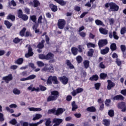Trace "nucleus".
I'll use <instances>...</instances> for the list:
<instances>
[{
	"label": "nucleus",
	"instance_id": "f257e3e1",
	"mask_svg": "<svg viewBox=\"0 0 126 126\" xmlns=\"http://www.w3.org/2000/svg\"><path fill=\"white\" fill-rule=\"evenodd\" d=\"M39 59L40 60H46V61H49V63H55L54 60V54L51 52H49L46 55L45 54H39L38 56Z\"/></svg>",
	"mask_w": 126,
	"mask_h": 126
},
{
	"label": "nucleus",
	"instance_id": "f03ea898",
	"mask_svg": "<svg viewBox=\"0 0 126 126\" xmlns=\"http://www.w3.org/2000/svg\"><path fill=\"white\" fill-rule=\"evenodd\" d=\"M60 97V93L58 91H53L51 92V95H49L47 98V102L51 101H56Z\"/></svg>",
	"mask_w": 126,
	"mask_h": 126
},
{
	"label": "nucleus",
	"instance_id": "7ed1b4c3",
	"mask_svg": "<svg viewBox=\"0 0 126 126\" xmlns=\"http://www.w3.org/2000/svg\"><path fill=\"white\" fill-rule=\"evenodd\" d=\"M109 6L111 11H118L119 10V7L115 3L111 2L105 3V7H106V8H109Z\"/></svg>",
	"mask_w": 126,
	"mask_h": 126
},
{
	"label": "nucleus",
	"instance_id": "20e7f679",
	"mask_svg": "<svg viewBox=\"0 0 126 126\" xmlns=\"http://www.w3.org/2000/svg\"><path fill=\"white\" fill-rule=\"evenodd\" d=\"M41 71L53 73L55 71V69H54V66L53 64H45V66L42 68Z\"/></svg>",
	"mask_w": 126,
	"mask_h": 126
},
{
	"label": "nucleus",
	"instance_id": "39448f33",
	"mask_svg": "<svg viewBox=\"0 0 126 126\" xmlns=\"http://www.w3.org/2000/svg\"><path fill=\"white\" fill-rule=\"evenodd\" d=\"M117 107L119 110H121V112L123 113H126V103L124 101H121L117 104Z\"/></svg>",
	"mask_w": 126,
	"mask_h": 126
},
{
	"label": "nucleus",
	"instance_id": "423d86ee",
	"mask_svg": "<svg viewBox=\"0 0 126 126\" xmlns=\"http://www.w3.org/2000/svg\"><path fill=\"white\" fill-rule=\"evenodd\" d=\"M65 20L60 19L58 21V26L59 29H63L65 26Z\"/></svg>",
	"mask_w": 126,
	"mask_h": 126
},
{
	"label": "nucleus",
	"instance_id": "0eeeda50",
	"mask_svg": "<svg viewBox=\"0 0 126 126\" xmlns=\"http://www.w3.org/2000/svg\"><path fill=\"white\" fill-rule=\"evenodd\" d=\"M108 44V40L107 39H100L98 41V46L99 48H103Z\"/></svg>",
	"mask_w": 126,
	"mask_h": 126
},
{
	"label": "nucleus",
	"instance_id": "6e6552de",
	"mask_svg": "<svg viewBox=\"0 0 126 126\" xmlns=\"http://www.w3.org/2000/svg\"><path fill=\"white\" fill-rule=\"evenodd\" d=\"M33 55H34V52H33V49H32L31 46H29L28 53H26L25 55V58H30V57H32Z\"/></svg>",
	"mask_w": 126,
	"mask_h": 126
},
{
	"label": "nucleus",
	"instance_id": "1a4fd4ad",
	"mask_svg": "<svg viewBox=\"0 0 126 126\" xmlns=\"http://www.w3.org/2000/svg\"><path fill=\"white\" fill-rule=\"evenodd\" d=\"M58 79L64 85H66V84L68 83V78L65 76L59 77Z\"/></svg>",
	"mask_w": 126,
	"mask_h": 126
},
{
	"label": "nucleus",
	"instance_id": "9d476101",
	"mask_svg": "<svg viewBox=\"0 0 126 126\" xmlns=\"http://www.w3.org/2000/svg\"><path fill=\"white\" fill-rule=\"evenodd\" d=\"M108 82V85L107 87V89L108 90H111L113 87H114L116 84H115L114 83L112 82L111 80H107Z\"/></svg>",
	"mask_w": 126,
	"mask_h": 126
},
{
	"label": "nucleus",
	"instance_id": "9b49d317",
	"mask_svg": "<svg viewBox=\"0 0 126 126\" xmlns=\"http://www.w3.org/2000/svg\"><path fill=\"white\" fill-rule=\"evenodd\" d=\"M113 100H116L117 101H124L125 100V97L122 94L117 95L113 97Z\"/></svg>",
	"mask_w": 126,
	"mask_h": 126
},
{
	"label": "nucleus",
	"instance_id": "f8f14e48",
	"mask_svg": "<svg viewBox=\"0 0 126 126\" xmlns=\"http://www.w3.org/2000/svg\"><path fill=\"white\" fill-rule=\"evenodd\" d=\"M71 52L74 56H77L78 54V48L73 47L71 48Z\"/></svg>",
	"mask_w": 126,
	"mask_h": 126
},
{
	"label": "nucleus",
	"instance_id": "ddd939ff",
	"mask_svg": "<svg viewBox=\"0 0 126 126\" xmlns=\"http://www.w3.org/2000/svg\"><path fill=\"white\" fill-rule=\"evenodd\" d=\"M49 7L50 9H51L52 11H53V12H56V11H58V6L53 3L49 4Z\"/></svg>",
	"mask_w": 126,
	"mask_h": 126
},
{
	"label": "nucleus",
	"instance_id": "4468645a",
	"mask_svg": "<svg viewBox=\"0 0 126 126\" xmlns=\"http://www.w3.org/2000/svg\"><path fill=\"white\" fill-rule=\"evenodd\" d=\"M54 1L59 3L61 6H64L67 3L66 1L63 0H54Z\"/></svg>",
	"mask_w": 126,
	"mask_h": 126
},
{
	"label": "nucleus",
	"instance_id": "2eb2a0df",
	"mask_svg": "<svg viewBox=\"0 0 126 126\" xmlns=\"http://www.w3.org/2000/svg\"><path fill=\"white\" fill-rule=\"evenodd\" d=\"M63 113V109L62 108H59L56 110L55 115L56 116H60V115H62Z\"/></svg>",
	"mask_w": 126,
	"mask_h": 126
},
{
	"label": "nucleus",
	"instance_id": "dca6fc26",
	"mask_svg": "<svg viewBox=\"0 0 126 126\" xmlns=\"http://www.w3.org/2000/svg\"><path fill=\"white\" fill-rule=\"evenodd\" d=\"M66 64L68 67L70 68V69H73L74 68V66L72 63H71V62H70V61L68 60H66Z\"/></svg>",
	"mask_w": 126,
	"mask_h": 126
},
{
	"label": "nucleus",
	"instance_id": "f3484780",
	"mask_svg": "<svg viewBox=\"0 0 126 126\" xmlns=\"http://www.w3.org/2000/svg\"><path fill=\"white\" fill-rule=\"evenodd\" d=\"M109 51H110V48H109L108 47H106L105 48L101 50L100 53L101 55H106L109 53Z\"/></svg>",
	"mask_w": 126,
	"mask_h": 126
},
{
	"label": "nucleus",
	"instance_id": "a211bd4d",
	"mask_svg": "<svg viewBox=\"0 0 126 126\" xmlns=\"http://www.w3.org/2000/svg\"><path fill=\"white\" fill-rule=\"evenodd\" d=\"M44 44H45V40H42L40 42L38 43L37 47L38 48V49H44V47H45V45H44Z\"/></svg>",
	"mask_w": 126,
	"mask_h": 126
},
{
	"label": "nucleus",
	"instance_id": "6ab92c4d",
	"mask_svg": "<svg viewBox=\"0 0 126 126\" xmlns=\"http://www.w3.org/2000/svg\"><path fill=\"white\" fill-rule=\"evenodd\" d=\"M12 75L10 74L8 76L3 77V80H5V81H10V80H12Z\"/></svg>",
	"mask_w": 126,
	"mask_h": 126
},
{
	"label": "nucleus",
	"instance_id": "aec40b11",
	"mask_svg": "<svg viewBox=\"0 0 126 126\" xmlns=\"http://www.w3.org/2000/svg\"><path fill=\"white\" fill-rule=\"evenodd\" d=\"M86 110L87 111V112L94 113V112H96V108H95V107H94V106H91V107H88L86 109Z\"/></svg>",
	"mask_w": 126,
	"mask_h": 126
},
{
	"label": "nucleus",
	"instance_id": "412c9836",
	"mask_svg": "<svg viewBox=\"0 0 126 126\" xmlns=\"http://www.w3.org/2000/svg\"><path fill=\"white\" fill-rule=\"evenodd\" d=\"M99 31L101 34H103V35H107L108 34V30L103 28H100L99 29Z\"/></svg>",
	"mask_w": 126,
	"mask_h": 126
},
{
	"label": "nucleus",
	"instance_id": "4be33fe9",
	"mask_svg": "<svg viewBox=\"0 0 126 126\" xmlns=\"http://www.w3.org/2000/svg\"><path fill=\"white\" fill-rule=\"evenodd\" d=\"M72 106V111H74L75 110H77L78 109V106L76 105L75 101H73L71 103Z\"/></svg>",
	"mask_w": 126,
	"mask_h": 126
},
{
	"label": "nucleus",
	"instance_id": "5701e85b",
	"mask_svg": "<svg viewBox=\"0 0 126 126\" xmlns=\"http://www.w3.org/2000/svg\"><path fill=\"white\" fill-rule=\"evenodd\" d=\"M4 24L6 26L8 29H10L11 26H12V23H10L7 20H5L4 22Z\"/></svg>",
	"mask_w": 126,
	"mask_h": 126
},
{
	"label": "nucleus",
	"instance_id": "b1692460",
	"mask_svg": "<svg viewBox=\"0 0 126 126\" xmlns=\"http://www.w3.org/2000/svg\"><path fill=\"white\" fill-rule=\"evenodd\" d=\"M91 81H97L98 79H99V76L98 75H93L92 77H91L89 79Z\"/></svg>",
	"mask_w": 126,
	"mask_h": 126
},
{
	"label": "nucleus",
	"instance_id": "393cba45",
	"mask_svg": "<svg viewBox=\"0 0 126 126\" xmlns=\"http://www.w3.org/2000/svg\"><path fill=\"white\" fill-rule=\"evenodd\" d=\"M102 124L105 126H110V125H111V121L108 119H103Z\"/></svg>",
	"mask_w": 126,
	"mask_h": 126
},
{
	"label": "nucleus",
	"instance_id": "a878e982",
	"mask_svg": "<svg viewBox=\"0 0 126 126\" xmlns=\"http://www.w3.org/2000/svg\"><path fill=\"white\" fill-rule=\"evenodd\" d=\"M7 19L9 20H11V21H15V15H12L11 14H9L7 16Z\"/></svg>",
	"mask_w": 126,
	"mask_h": 126
},
{
	"label": "nucleus",
	"instance_id": "bb28decb",
	"mask_svg": "<svg viewBox=\"0 0 126 126\" xmlns=\"http://www.w3.org/2000/svg\"><path fill=\"white\" fill-rule=\"evenodd\" d=\"M52 82L53 84H59L60 82L58 80V78L56 76H52Z\"/></svg>",
	"mask_w": 126,
	"mask_h": 126
},
{
	"label": "nucleus",
	"instance_id": "cd10ccee",
	"mask_svg": "<svg viewBox=\"0 0 126 126\" xmlns=\"http://www.w3.org/2000/svg\"><path fill=\"white\" fill-rule=\"evenodd\" d=\"M23 62H24V59L22 58H20L18 59L15 62L17 64H22L23 63Z\"/></svg>",
	"mask_w": 126,
	"mask_h": 126
},
{
	"label": "nucleus",
	"instance_id": "c85d7f7f",
	"mask_svg": "<svg viewBox=\"0 0 126 126\" xmlns=\"http://www.w3.org/2000/svg\"><path fill=\"white\" fill-rule=\"evenodd\" d=\"M95 23L98 26H103V27H105V24H104V23L102 22L101 20H96L95 21Z\"/></svg>",
	"mask_w": 126,
	"mask_h": 126
},
{
	"label": "nucleus",
	"instance_id": "c756f323",
	"mask_svg": "<svg viewBox=\"0 0 126 126\" xmlns=\"http://www.w3.org/2000/svg\"><path fill=\"white\" fill-rule=\"evenodd\" d=\"M90 62L88 60H85L83 62V64L85 68L86 69L90 66Z\"/></svg>",
	"mask_w": 126,
	"mask_h": 126
},
{
	"label": "nucleus",
	"instance_id": "7c9ffc66",
	"mask_svg": "<svg viewBox=\"0 0 126 126\" xmlns=\"http://www.w3.org/2000/svg\"><path fill=\"white\" fill-rule=\"evenodd\" d=\"M44 122L43 120H40L39 122L36 123H30L29 124V126H39V125L42 124Z\"/></svg>",
	"mask_w": 126,
	"mask_h": 126
},
{
	"label": "nucleus",
	"instance_id": "2f4dec72",
	"mask_svg": "<svg viewBox=\"0 0 126 126\" xmlns=\"http://www.w3.org/2000/svg\"><path fill=\"white\" fill-rule=\"evenodd\" d=\"M33 7H38V6H40L41 5V3H40V1L38 0H33Z\"/></svg>",
	"mask_w": 126,
	"mask_h": 126
},
{
	"label": "nucleus",
	"instance_id": "473e14b6",
	"mask_svg": "<svg viewBox=\"0 0 126 126\" xmlns=\"http://www.w3.org/2000/svg\"><path fill=\"white\" fill-rule=\"evenodd\" d=\"M30 19L34 23H36V22H37V16L35 15L30 16Z\"/></svg>",
	"mask_w": 126,
	"mask_h": 126
},
{
	"label": "nucleus",
	"instance_id": "72a5a7b5",
	"mask_svg": "<svg viewBox=\"0 0 126 126\" xmlns=\"http://www.w3.org/2000/svg\"><path fill=\"white\" fill-rule=\"evenodd\" d=\"M45 125L46 126H52V121H51V118H48L47 119H45Z\"/></svg>",
	"mask_w": 126,
	"mask_h": 126
},
{
	"label": "nucleus",
	"instance_id": "f704fd0d",
	"mask_svg": "<svg viewBox=\"0 0 126 126\" xmlns=\"http://www.w3.org/2000/svg\"><path fill=\"white\" fill-rule=\"evenodd\" d=\"M76 60L78 63H82V61H83V59L81 56L79 55L76 57Z\"/></svg>",
	"mask_w": 126,
	"mask_h": 126
},
{
	"label": "nucleus",
	"instance_id": "c9c22d12",
	"mask_svg": "<svg viewBox=\"0 0 126 126\" xmlns=\"http://www.w3.org/2000/svg\"><path fill=\"white\" fill-rule=\"evenodd\" d=\"M108 115L110 118H113V117L115 116V111H114V110L113 109H110L108 111Z\"/></svg>",
	"mask_w": 126,
	"mask_h": 126
},
{
	"label": "nucleus",
	"instance_id": "e433bc0d",
	"mask_svg": "<svg viewBox=\"0 0 126 126\" xmlns=\"http://www.w3.org/2000/svg\"><path fill=\"white\" fill-rule=\"evenodd\" d=\"M94 54V50L93 49H90L88 52L87 56L88 57H93V54Z\"/></svg>",
	"mask_w": 126,
	"mask_h": 126
},
{
	"label": "nucleus",
	"instance_id": "4c0bfd02",
	"mask_svg": "<svg viewBox=\"0 0 126 126\" xmlns=\"http://www.w3.org/2000/svg\"><path fill=\"white\" fill-rule=\"evenodd\" d=\"M110 49L111 51H112V52L114 51H116V50H117V44H116V43H112L110 45Z\"/></svg>",
	"mask_w": 126,
	"mask_h": 126
},
{
	"label": "nucleus",
	"instance_id": "58836bf2",
	"mask_svg": "<svg viewBox=\"0 0 126 126\" xmlns=\"http://www.w3.org/2000/svg\"><path fill=\"white\" fill-rule=\"evenodd\" d=\"M23 11L21 9H19L17 11V15L19 18H21L23 15Z\"/></svg>",
	"mask_w": 126,
	"mask_h": 126
},
{
	"label": "nucleus",
	"instance_id": "ea45409f",
	"mask_svg": "<svg viewBox=\"0 0 126 126\" xmlns=\"http://www.w3.org/2000/svg\"><path fill=\"white\" fill-rule=\"evenodd\" d=\"M42 117V115L40 114H35V116L32 118V121H36L37 120H39V119H41Z\"/></svg>",
	"mask_w": 126,
	"mask_h": 126
},
{
	"label": "nucleus",
	"instance_id": "a19ab883",
	"mask_svg": "<svg viewBox=\"0 0 126 126\" xmlns=\"http://www.w3.org/2000/svg\"><path fill=\"white\" fill-rule=\"evenodd\" d=\"M20 41H22V39H20L18 37H16L13 40V42L14 44H18V43L20 42Z\"/></svg>",
	"mask_w": 126,
	"mask_h": 126
},
{
	"label": "nucleus",
	"instance_id": "79ce46f5",
	"mask_svg": "<svg viewBox=\"0 0 126 126\" xmlns=\"http://www.w3.org/2000/svg\"><path fill=\"white\" fill-rule=\"evenodd\" d=\"M107 76H108V75L106 73H101L100 74V79H106V78H107Z\"/></svg>",
	"mask_w": 126,
	"mask_h": 126
},
{
	"label": "nucleus",
	"instance_id": "37998d69",
	"mask_svg": "<svg viewBox=\"0 0 126 126\" xmlns=\"http://www.w3.org/2000/svg\"><path fill=\"white\" fill-rule=\"evenodd\" d=\"M13 93L15 94V95H19L21 93L20 91L17 89H14L13 90Z\"/></svg>",
	"mask_w": 126,
	"mask_h": 126
},
{
	"label": "nucleus",
	"instance_id": "c03bdc74",
	"mask_svg": "<svg viewBox=\"0 0 126 126\" xmlns=\"http://www.w3.org/2000/svg\"><path fill=\"white\" fill-rule=\"evenodd\" d=\"M87 46L88 48H95L96 45L94 43H92L91 42H89L87 44Z\"/></svg>",
	"mask_w": 126,
	"mask_h": 126
},
{
	"label": "nucleus",
	"instance_id": "a18cd8bd",
	"mask_svg": "<svg viewBox=\"0 0 126 126\" xmlns=\"http://www.w3.org/2000/svg\"><path fill=\"white\" fill-rule=\"evenodd\" d=\"M26 31V28H23L22 30L20 32V35L23 37L24 36V34H25V32Z\"/></svg>",
	"mask_w": 126,
	"mask_h": 126
},
{
	"label": "nucleus",
	"instance_id": "49530a36",
	"mask_svg": "<svg viewBox=\"0 0 126 126\" xmlns=\"http://www.w3.org/2000/svg\"><path fill=\"white\" fill-rule=\"evenodd\" d=\"M47 113H48V114H56V108H53L52 109H49Z\"/></svg>",
	"mask_w": 126,
	"mask_h": 126
},
{
	"label": "nucleus",
	"instance_id": "de8ad7c7",
	"mask_svg": "<svg viewBox=\"0 0 126 126\" xmlns=\"http://www.w3.org/2000/svg\"><path fill=\"white\" fill-rule=\"evenodd\" d=\"M94 87L96 90H99L101 87V83H96L94 84Z\"/></svg>",
	"mask_w": 126,
	"mask_h": 126
},
{
	"label": "nucleus",
	"instance_id": "09e8293b",
	"mask_svg": "<svg viewBox=\"0 0 126 126\" xmlns=\"http://www.w3.org/2000/svg\"><path fill=\"white\" fill-rule=\"evenodd\" d=\"M28 16L26 14L23 15V16H22V18H21V19H22L24 21H27L28 20Z\"/></svg>",
	"mask_w": 126,
	"mask_h": 126
},
{
	"label": "nucleus",
	"instance_id": "8fccbe9b",
	"mask_svg": "<svg viewBox=\"0 0 126 126\" xmlns=\"http://www.w3.org/2000/svg\"><path fill=\"white\" fill-rule=\"evenodd\" d=\"M121 50L122 52L123 53V54L125 53V52L126 51V47L125 45H121L120 46Z\"/></svg>",
	"mask_w": 126,
	"mask_h": 126
},
{
	"label": "nucleus",
	"instance_id": "3c124183",
	"mask_svg": "<svg viewBox=\"0 0 126 126\" xmlns=\"http://www.w3.org/2000/svg\"><path fill=\"white\" fill-rule=\"evenodd\" d=\"M52 76H50L47 81V84H52Z\"/></svg>",
	"mask_w": 126,
	"mask_h": 126
},
{
	"label": "nucleus",
	"instance_id": "603ef678",
	"mask_svg": "<svg viewBox=\"0 0 126 126\" xmlns=\"http://www.w3.org/2000/svg\"><path fill=\"white\" fill-rule=\"evenodd\" d=\"M113 37L115 40H119V36H118V34H117V32L114 31L113 32Z\"/></svg>",
	"mask_w": 126,
	"mask_h": 126
},
{
	"label": "nucleus",
	"instance_id": "864d4df0",
	"mask_svg": "<svg viewBox=\"0 0 126 126\" xmlns=\"http://www.w3.org/2000/svg\"><path fill=\"white\" fill-rule=\"evenodd\" d=\"M39 89L40 90V91H46V90H47V88H46V87L42 85H39Z\"/></svg>",
	"mask_w": 126,
	"mask_h": 126
},
{
	"label": "nucleus",
	"instance_id": "5fc2aeb1",
	"mask_svg": "<svg viewBox=\"0 0 126 126\" xmlns=\"http://www.w3.org/2000/svg\"><path fill=\"white\" fill-rule=\"evenodd\" d=\"M37 64L40 67H42V66H44V65H45V64L42 61H37Z\"/></svg>",
	"mask_w": 126,
	"mask_h": 126
},
{
	"label": "nucleus",
	"instance_id": "6e6d98bb",
	"mask_svg": "<svg viewBox=\"0 0 126 126\" xmlns=\"http://www.w3.org/2000/svg\"><path fill=\"white\" fill-rule=\"evenodd\" d=\"M121 35H124L126 33V27H123L121 30Z\"/></svg>",
	"mask_w": 126,
	"mask_h": 126
},
{
	"label": "nucleus",
	"instance_id": "4d7b16f0",
	"mask_svg": "<svg viewBox=\"0 0 126 126\" xmlns=\"http://www.w3.org/2000/svg\"><path fill=\"white\" fill-rule=\"evenodd\" d=\"M76 91H77V93L78 94H79V93L83 92V91H84V90L83 89V88H78L77 89H76Z\"/></svg>",
	"mask_w": 126,
	"mask_h": 126
},
{
	"label": "nucleus",
	"instance_id": "13d9d810",
	"mask_svg": "<svg viewBox=\"0 0 126 126\" xmlns=\"http://www.w3.org/2000/svg\"><path fill=\"white\" fill-rule=\"evenodd\" d=\"M10 124H11V125H12L13 126H15V125L17 124V121L15 119H12L10 121Z\"/></svg>",
	"mask_w": 126,
	"mask_h": 126
},
{
	"label": "nucleus",
	"instance_id": "bf43d9fd",
	"mask_svg": "<svg viewBox=\"0 0 126 126\" xmlns=\"http://www.w3.org/2000/svg\"><path fill=\"white\" fill-rule=\"evenodd\" d=\"M99 67L102 68V69L106 68V66L105 65V64H104L103 62L100 63L99 64Z\"/></svg>",
	"mask_w": 126,
	"mask_h": 126
},
{
	"label": "nucleus",
	"instance_id": "052dcab7",
	"mask_svg": "<svg viewBox=\"0 0 126 126\" xmlns=\"http://www.w3.org/2000/svg\"><path fill=\"white\" fill-rule=\"evenodd\" d=\"M28 80H31L32 79H34V78H36V76L34 74H32L30 75L29 77H27Z\"/></svg>",
	"mask_w": 126,
	"mask_h": 126
},
{
	"label": "nucleus",
	"instance_id": "680f3d73",
	"mask_svg": "<svg viewBox=\"0 0 126 126\" xmlns=\"http://www.w3.org/2000/svg\"><path fill=\"white\" fill-rule=\"evenodd\" d=\"M83 47V45H79L78 46V51L79 53H82V52H83V50L82 49Z\"/></svg>",
	"mask_w": 126,
	"mask_h": 126
},
{
	"label": "nucleus",
	"instance_id": "e2e57ef3",
	"mask_svg": "<svg viewBox=\"0 0 126 126\" xmlns=\"http://www.w3.org/2000/svg\"><path fill=\"white\" fill-rule=\"evenodd\" d=\"M25 37H33V34L30 32H26V34H25Z\"/></svg>",
	"mask_w": 126,
	"mask_h": 126
},
{
	"label": "nucleus",
	"instance_id": "0e129e2a",
	"mask_svg": "<svg viewBox=\"0 0 126 126\" xmlns=\"http://www.w3.org/2000/svg\"><path fill=\"white\" fill-rule=\"evenodd\" d=\"M110 103H111V99H106L105 101V105L106 107H109L110 106Z\"/></svg>",
	"mask_w": 126,
	"mask_h": 126
},
{
	"label": "nucleus",
	"instance_id": "69168bd1",
	"mask_svg": "<svg viewBox=\"0 0 126 126\" xmlns=\"http://www.w3.org/2000/svg\"><path fill=\"white\" fill-rule=\"evenodd\" d=\"M4 121V117L3 114L0 112V122H3Z\"/></svg>",
	"mask_w": 126,
	"mask_h": 126
},
{
	"label": "nucleus",
	"instance_id": "338daca9",
	"mask_svg": "<svg viewBox=\"0 0 126 126\" xmlns=\"http://www.w3.org/2000/svg\"><path fill=\"white\" fill-rule=\"evenodd\" d=\"M116 63L118 66H121V65H122V61H120V60L117 59Z\"/></svg>",
	"mask_w": 126,
	"mask_h": 126
},
{
	"label": "nucleus",
	"instance_id": "774afa93",
	"mask_svg": "<svg viewBox=\"0 0 126 126\" xmlns=\"http://www.w3.org/2000/svg\"><path fill=\"white\" fill-rule=\"evenodd\" d=\"M120 93L124 96H126V89L121 90Z\"/></svg>",
	"mask_w": 126,
	"mask_h": 126
}]
</instances>
